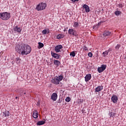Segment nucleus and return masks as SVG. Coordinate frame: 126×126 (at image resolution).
<instances>
[{"label":"nucleus","instance_id":"obj_33","mask_svg":"<svg viewBox=\"0 0 126 126\" xmlns=\"http://www.w3.org/2000/svg\"><path fill=\"white\" fill-rule=\"evenodd\" d=\"M88 56H89L90 58H92V57L93 56V54H92V53L89 52L88 54Z\"/></svg>","mask_w":126,"mask_h":126},{"label":"nucleus","instance_id":"obj_24","mask_svg":"<svg viewBox=\"0 0 126 126\" xmlns=\"http://www.w3.org/2000/svg\"><path fill=\"white\" fill-rule=\"evenodd\" d=\"M73 26L74 27V28H77V27L79 26V24H78V22H76L74 23Z\"/></svg>","mask_w":126,"mask_h":126},{"label":"nucleus","instance_id":"obj_37","mask_svg":"<svg viewBox=\"0 0 126 126\" xmlns=\"http://www.w3.org/2000/svg\"><path fill=\"white\" fill-rule=\"evenodd\" d=\"M62 99L61 100V99H60L59 100L57 101V103H62Z\"/></svg>","mask_w":126,"mask_h":126},{"label":"nucleus","instance_id":"obj_31","mask_svg":"<svg viewBox=\"0 0 126 126\" xmlns=\"http://www.w3.org/2000/svg\"><path fill=\"white\" fill-rule=\"evenodd\" d=\"M98 28H99V27L97 25H95L93 27V29H94V30H97Z\"/></svg>","mask_w":126,"mask_h":126},{"label":"nucleus","instance_id":"obj_28","mask_svg":"<svg viewBox=\"0 0 126 126\" xmlns=\"http://www.w3.org/2000/svg\"><path fill=\"white\" fill-rule=\"evenodd\" d=\"M70 56L71 57H74L75 56V52L74 51H72L70 53Z\"/></svg>","mask_w":126,"mask_h":126},{"label":"nucleus","instance_id":"obj_40","mask_svg":"<svg viewBox=\"0 0 126 126\" xmlns=\"http://www.w3.org/2000/svg\"><path fill=\"white\" fill-rule=\"evenodd\" d=\"M111 51H112V49H109L107 51L108 52V53H109V52H111Z\"/></svg>","mask_w":126,"mask_h":126},{"label":"nucleus","instance_id":"obj_26","mask_svg":"<svg viewBox=\"0 0 126 126\" xmlns=\"http://www.w3.org/2000/svg\"><path fill=\"white\" fill-rule=\"evenodd\" d=\"M97 71H98L99 73H101V72H103L104 70H103V69H102L101 67H99L97 68Z\"/></svg>","mask_w":126,"mask_h":126},{"label":"nucleus","instance_id":"obj_19","mask_svg":"<svg viewBox=\"0 0 126 126\" xmlns=\"http://www.w3.org/2000/svg\"><path fill=\"white\" fill-rule=\"evenodd\" d=\"M38 45L37 46L38 49H42L44 47V44L42 42H38Z\"/></svg>","mask_w":126,"mask_h":126},{"label":"nucleus","instance_id":"obj_16","mask_svg":"<svg viewBox=\"0 0 126 126\" xmlns=\"http://www.w3.org/2000/svg\"><path fill=\"white\" fill-rule=\"evenodd\" d=\"M42 33L43 35H46V34H49V33H50V30L49 29H45L42 31Z\"/></svg>","mask_w":126,"mask_h":126},{"label":"nucleus","instance_id":"obj_32","mask_svg":"<svg viewBox=\"0 0 126 126\" xmlns=\"http://www.w3.org/2000/svg\"><path fill=\"white\" fill-rule=\"evenodd\" d=\"M70 100H71V99L69 97H67L65 98V101H66V102H70Z\"/></svg>","mask_w":126,"mask_h":126},{"label":"nucleus","instance_id":"obj_45","mask_svg":"<svg viewBox=\"0 0 126 126\" xmlns=\"http://www.w3.org/2000/svg\"><path fill=\"white\" fill-rule=\"evenodd\" d=\"M65 29H66V30H67V29H68V28H65Z\"/></svg>","mask_w":126,"mask_h":126},{"label":"nucleus","instance_id":"obj_4","mask_svg":"<svg viewBox=\"0 0 126 126\" xmlns=\"http://www.w3.org/2000/svg\"><path fill=\"white\" fill-rule=\"evenodd\" d=\"M46 7H47V4L46 3L41 2L37 5L35 9L37 10V11H40L41 10H44V9H46Z\"/></svg>","mask_w":126,"mask_h":126},{"label":"nucleus","instance_id":"obj_41","mask_svg":"<svg viewBox=\"0 0 126 126\" xmlns=\"http://www.w3.org/2000/svg\"><path fill=\"white\" fill-rule=\"evenodd\" d=\"M63 31H64V32H65L67 31V30H66V29H64Z\"/></svg>","mask_w":126,"mask_h":126},{"label":"nucleus","instance_id":"obj_11","mask_svg":"<svg viewBox=\"0 0 126 126\" xmlns=\"http://www.w3.org/2000/svg\"><path fill=\"white\" fill-rule=\"evenodd\" d=\"M111 100L113 103H117L118 102V96L116 95H113L111 97Z\"/></svg>","mask_w":126,"mask_h":126},{"label":"nucleus","instance_id":"obj_17","mask_svg":"<svg viewBox=\"0 0 126 126\" xmlns=\"http://www.w3.org/2000/svg\"><path fill=\"white\" fill-rule=\"evenodd\" d=\"M45 124H46V120L39 121L36 123V125L37 126H42V125H45Z\"/></svg>","mask_w":126,"mask_h":126},{"label":"nucleus","instance_id":"obj_44","mask_svg":"<svg viewBox=\"0 0 126 126\" xmlns=\"http://www.w3.org/2000/svg\"><path fill=\"white\" fill-rule=\"evenodd\" d=\"M15 99H18V97L16 96V97H15Z\"/></svg>","mask_w":126,"mask_h":126},{"label":"nucleus","instance_id":"obj_43","mask_svg":"<svg viewBox=\"0 0 126 126\" xmlns=\"http://www.w3.org/2000/svg\"><path fill=\"white\" fill-rule=\"evenodd\" d=\"M24 95H26V92H24Z\"/></svg>","mask_w":126,"mask_h":126},{"label":"nucleus","instance_id":"obj_8","mask_svg":"<svg viewBox=\"0 0 126 126\" xmlns=\"http://www.w3.org/2000/svg\"><path fill=\"white\" fill-rule=\"evenodd\" d=\"M51 99L53 100V101H57L58 99V94L56 93H53L51 95Z\"/></svg>","mask_w":126,"mask_h":126},{"label":"nucleus","instance_id":"obj_35","mask_svg":"<svg viewBox=\"0 0 126 126\" xmlns=\"http://www.w3.org/2000/svg\"><path fill=\"white\" fill-rule=\"evenodd\" d=\"M23 93H24V91H22L20 92V96H23Z\"/></svg>","mask_w":126,"mask_h":126},{"label":"nucleus","instance_id":"obj_21","mask_svg":"<svg viewBox=\"0 0 126 126\" xmlns=\"http://www.w3.org/2000/svg\"><path fill=\"white\" fill-rule=\"evenodd\" d=\"M3 114L4 117H9V111H8L3 112Z\"/></svg>","mask_w":126,"mask_h":126},{"label":"nucleus","instance_id":"obj_5","mask_svg":"<svg viewBox=\"0 0 126 126\" xmlns=\"http://www.w3.org/2000/svg\"><path fill=\"white\" fill-rule=\"evenodd\" d=\"M68 34L71 36H74L75 37H78V33L76 30L72 29H69L68 30Z\"/></svg>","mask_w":126,"mask_h":126},{"label":"nucleus","instance_id":"obj_20","mask_svg":"<svg viewBox=\"0 0 126 126\" xmlns=\"http://www.w3.org/2000/svg\"><path fill=\"white\" fill-rule=\"evenodd\" d=\"M54 63L55 65H60L61 64V62L59 60H55L54 61Z\"/></svg>","mask_w":126,"mask_h":126},{"label":"nucleus","instance_id":"obj_1","mask_svg":"<svg viewBox=\"0 0 126 126\" xmlns=\"http://www.w3.org/2000/svg\"><path fill=\"white\" fill-rule=\"evenodd\" d=\"M32 50L31 47L27 44H18L15 47L16 52L20 54V55H22V56L24 55L27 56V55L31 53Z\"/></svg>","mask_w":126,"mask_h":126},{"label":"nucleus","instance_id":"obj_23","mask_svg":"<svg viewBox=\"0 0 126 126\" xmlns=\"http://www.w3.org/2000/svg\"><path fill=\"white\" fill-rule=\"evenodd\" d=\"M116 113H113L112 112H109L108 115L109 116L110 118H112V117H114L115 116Z\"/></svg>","mask_w":126,"mask_h":126},{"label":"nucleus","instance_id":"obj_22","mask_svg":"<svg viewBox=\"0 0 126 126\" xmlns=\"http://www.w3.org/2000/svg\"><path fill=\"white\" fill-rule=\"evenodd\" d=\"M115 14L116 15V16H119V15H121L122 14V12L120 11L117 10L115 12Z\"/></svg>","mask_w":126,"mask_h":126},{"label":"nucleus","instance_id":"obj_15","mask_svg":"<svg viewBox=\"0 0 126 126\" xmlns=\"http://www.w3.org/2000/svg\"><path fill=\"white\" fill-rule=\"evenodd\" d=\"M38 115L39 114H38V111L35 110V111L33 112L32 114V117L33 118H34V119H37V118H38Z\"/></svg>","mask_w":126,"mask_h":126},{"label":"nucleus","instance_id":"obj_14","mask_svg":"<svg viewBox=\"0 0 126 126\" xmlns=\"http://www.w3.org/2000/svg\"><path fill=\"white\" fill-rule=\"evenodd\" d=\"M103 35L104 37H107L108 36H111V32H110L108 31H105L104 32Z\"/></svg>","mask_w":126,"mask_h":126},{"label":"nucleus","instance_id":"obj_2","mask_svg":"<svg viewBox=\"0 0 126 126\" xmlns=\"http://www.w3.org/2000/svg\"><path fill=\"white\" fill-rule=\"evenodd\" d=\"M0 18L2 19V20H8V19L10 18V13L7 12L0 13Z\"/></svg>","mask_w":126,"mask_h":126},{"label":"nucleus","instance_id":"obj_9","mask_svg":"<svg viewBox=\"0 0 126 126\" xmlns=\"http://www.w3.org/2000/svg\"><path fill=\"white\" fill-rule=\"evenodd\" d=\"M13 30L14 32H18V33H21V31H22V29L20 28L18 26H16L13 28Z\"/></svg>","mask_w":126,"mask_h":126},{"label":"nucleus","instance_id":"obj_39","mask_svg":"<svg viewBox=\"0 0 126 126\" xmlns=\"http://www.w3.org/2000/svg\"><path fill=\"white\" fill-rule=\"evenodd\" d=\"M84 50H85V51H87V50H88V49H87V47L85 46L84 47Z\"/></svg>","mask_w":126,"mask_h":126},{"label":"nucleus","instance_id":"obj_10","mask_svg":"<svg viewBox=\"0 0 126 126\" xmlns=\"http://www.w3.org/2000/svg\"><path fill=\"white\" fill-rule=\"evenodd\" d=\"M92 77L91 76V74H88L86 75L85 77V80L86 82H88V81H89V80H90V79H91Z\"/></svg>","mask_w":126,"mask_h":126},{"label":"nucleus","instance_id":"obj_3","mask_svg":"<svg viewBox=\"0 0 126 126\" xmlns=\"http://www.w3.org/2000/svg\"><path fill=\"white\" fill-rule=\"evenodd\" d=\"M63 79V75H60L59 77H56L54 79L52 80V82L54 84H60V82L62 81Z\"/></svg>","mask_w":126,"mask_h":126},{"label":"nucleus","instance_id":"obj_25","mask_svg":"<svg viewBox=\"0 0 126 126\" xmlns=\"http://www.w3.org/2000/svg\"><path fill=\"white\" fill-rule=\"evenodd\" d=\"M109 54V51H105V52H103L102 53V55H103V57H106V56H108Z\"/></svg>","mask_w":126,"mask_h":126},{"label":"nucleus","instance_id":"obj_13","mask_svg":"<svg viewBox=\"0 0 126 126\" xmlns=\"http://www.w3.org/2000/svg\"><path fill=\"white\" fill-rule=\"evenodd\" d=\"M102 90H103V86H99L95 88V92H100Z\"/></svg>","mask_w":126,"mask_h":126},{"label":"nucleus","instance_id":"obj_27","mask_svg":"<svg viewBox=\"0 0 126 126\" xmlns=\"http://www.w3.org/2000/svg\"><path fill=\"white\" fill-rule=\"evenodd\" d=\"M102 70H105L107 67V65L105 64H102L100 67Z\"/></svg>","mask_w":126,"mask_h":126},{"label":"nucleus","instance_id":"obj_29","mask_svg":"<svg viewBox=\"0 0 126 126\" xmlns=\"http://www.w3.org/2000/svg\"><path fill=\"white\" fill-rule=\"evenodd\" d=\"M77 103L78 104H82L83 103V99H78Z\"/></svg>","mask_w":126,"mask_h":126},{"label":"nucleus","instance_id":"obj_38","mask_svg":"<svg viewBox=\"0 0 126 126\" xmlns=\"http://www.w3.org/2000/svg\"><path fill=\"white\" fill-rule=\"evenodd\" d=\"M73 2H75V1H78L79 0H71Z\"/></svg>","mask_w":126,"mask_h":126},{"label":"nucleus","instance_id":"obj_7","mask_svg":"<svg viewBox=\"0 0 126 126\" xmlns=\"http://www.w3.org/2000/svg\"><path fill=\"white\" fill-rule=\"evenodd\" d=\"M62 48H63V45H57L55 48L56 53H60V52H61V50H62Z\"/></svg>","mask_w":126,"mask_h":126},{"label":"nucleus","instance_id":"obj_34","mask_svg":"<svg viewBox=\"0 0 126 126\" xmlns=\"http://www.w3.org/2000/svg\"><path fill=\"white\" fill-rule=\"evenodd\" d=\"M118 6H119V7H120V8H122L123 7L124 5H123V4L120 3V4H118Z\"/></svg>","mask_w":126,"mask_h":126},{"label":"nucleus","instance_id":"obj_6","mask_svg":"<svg viewBox=\"0 0 126 126\" xmlns=\"http://www.w3.org/2000/svg\"><path fill=\"white\" fill-rule=\"evenodd\" d=\"M51 56L56 60H59L60 58H61V55L55 53V52H53V51L51 52Z\"/></svg>","mask_w":126,"mask_h":126},{"label":"nucleus","instance_id":"obj_42","mask_svg":"<svg viewBox=\"0 0 126 126\" xmlns=\"http://www.w3.org/2000/svg\"><path fill=\"white\" fill-rule=\"evenodd\" d=\"M17 62H20V59H17Z\"/></svg>","mask_w":126,"mask_h":126},{"label":"nucleus","instance_id":"obj_30","mask_svg":"<svg viewBox=\"0 0 126 126\" xmlns=\"http://www.w3.org/2000/svg\"><path fill=\"white\" fill-rule=\"evenodd\" d=\"M121 47L120 44H118L116 47H115V50L116 51H118L119 49H120V47Z\"/></svg>","mask_w":126,"mask_h":126},{"label":"nucleus","instance_id":"obj_18","mask_svg":"<svg viewBox=\"0 0 126 126\" xmlns=\"http://www.w3.org/2000/svg\"><path fill=\"white\" fill-rule=\"evenodd\" d=\"M57 39H58L59 40L61 39H63V38H64V34H63V33H60L59 34H58L57 35Z\"/></svg>","mask_w":126,"mask_h":126},{"label":"nucleus","instance_id":"obj_36","mask_svg":"<svg viewBox=\"0 0 126 126\" xmlns=\"http://www.w3.org/2000/svg\"><path fill=\"white\" fill-rule=\"evenodd\" d=\"M102 23V22H99L97 25H96L98 27L101 25V24Z\"/></svg>","mask_w":126,"mask_h":126},{"label":"nucleus","instance_id":"obj_12","mask_svg":"<svg viewBox=\"0 0 126 126\" xmlns=\"http://www.w3.org/2000/svg\"><path fill=\"white\" fill-rule=\"evenodd\" d=\"M83 7L85 9L86 12H90V8L87 4H84Z\"/></svg>","mask_w":126,"mask_h":126}]
</instances>
